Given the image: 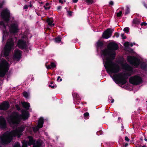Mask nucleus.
Listing matches in <instances>:
<instances>
[{"label": "nucleus", "instance_id": "1", "mask_svg": "<svg viewBox=\"0 0 147 147\" xmlns=\"http://www.w3.org/2000/svg\"><path fill=\"white\" fill-rule=\"evenodd\" d=\"M118 48V46L115 42H110L107 48L101 51V56L106 70L113 80L117 83L123 84L126 83L127 76L134 74L136 71L125 62L122 63L121 65L122 68L127 71L126 74L123 72L117 74L120 71L121 68L118 64L113 60L115 57V50Z\"/></svg>", "mask_w": 147, "mask_h": 147}, {"label": "nucleus", "instance_id": "2", "mask_svg": "<svg viewBox=\"0 0 147 147\" xmlns=\"http://www.w3.org/2000/svg\"><path fill=\"white\" fill-rule=\"evenodd\" d=\"M29 117L28 112L25 110L22 111V115L16 112H13L11 115L8 117L7 120L11 126L16 129L10 132L7 131L0 134V143L5 145L11 142L13 137L17 136L19 138L22 134V132L25 128L24 125L18 127L22 119L26 120Z\"/></svg>", "mask_w": 147, "mask_h": 147}, {"label": "nucleus", "instance_id": "3", "mask_svg": "<svg viewBox=\"0 0 147 147\" xmlns=\"http://www.w3.org/2000/svg\"><path fill=\"white\" fill-rule=\"evenodd\" d=\"M135 44V43H129V42H126L124 43V46L125 49L129 52L131 53L132 55H135V56H128L127 57V59L128 62L131 64L132 65L135 67H138L140 66L141 68L145 70H147V63L144 61L143 59L140 57L139 55L136 54V53L134 52L132 49H129V47H132Z\"/></svg>", "mask_w": 147, "mask_h": 147}, {"label": "nucleus", "instance_id": "4", "mask_svg": "<svg viewBox=\"0 0 147 147\" xmlns=\"http://www.w3.org/2000/svg\"><path fill=\"white\" fill-rule=\"evenodd\" d=\"M14 42L12 38H9L2 51L1 54L4 57H6L8 56L11 51L14 49Z\"/></svg>", "mask_w": 147, "mask_h": 147}, {"label": "nucleus", "instance_id": "5", "mask_svg": "<svg viewBox=\"0 0 147 147\" xmlns=\"http://www.w3.org/2000/svg\"><path fill=\"white\" fill-rule=\"evenodd\" d=\"M1 16L4 22L1 21L0 22V25L3 26V28H6L10 18V12L7 9L3 10L1 12Z\"/></svg>", "mask_w": 147, "mask_h": 147}, {"label": "nucleus", "instance_id": "6", "mask_svg": "<svg viewBox=\"0 0 147 147\" xmlns=\"http://www.w3.org/2000/svg\"><path fill=\"white\" fill-rule=\"evenodd\" d=\"M28 141L25 140H23L22 142V147H27L28 145L30 146L33 145V147H40L42 145V142L40 141H36L31 136H28Z\"/></svg>", "mask_w": 147, "mask_h": 147}, {"label": "nucleus", "instance_id": "7", "mask_svg": "<svg viewBox=\"0 0 147 147\" xmlns=\"http://www.w3.org/2000/svg\"><path fill=\"white\" fill-rule=\"evenodd\" d=\"M143 76L142 74H139L132 76L129 79V82L132 84L135 85L140 84L143 82Z\"/></svg>", "mask_w": 147, "mask_h": 147}, {"label": "nucleus", "instance_id": "8", "mask_svg": "<svg viewBox=\"0 0 147 147\" xmlns=\"http://www.w3.org/2000/svg\"><path fill=\"white\" fill-rule=\"evenodd\" d=\"M28 36H24L20 39L17 44V46L20 49H24L26 48L27 46L28 37Z\"/></svg>", "mask_w": 147, "mask_h": 147}, {"label": "nucleus", "instance_id": "9", "mask_svg": "<svg viewBox=\"0 0 147 147\" xmlns=\"http://www.w3.org/2000/svg\"><path fill=\"white\" fill-rule=\"evenodd\" d=\"M22 52L18 49H16L13 55V59L14 61H18L20 59Z\"/></svg>", "mask_w": 147, "mask_h": 147}, {"label": "nucleus", "instance_id": "10", "mask_svg": "<svg viewBox=\"0 0 147 147\" xmlns=\"http://www.w3.org/2000/svg\"><path fill=\"white\" fill-rule=\"evenodd\" d=\"M43 119L42 117H40L39 119L38 124L37 126L35 127H32V129L35 132L38 130L39 128H41L43 126Z\"/></svg>", "mask_w": 147, "mask_h": 147}, {"label": "nucleus", "instance_id": "11", "mask_svg": "<svg viewBox=\"0 0 147 147\" xmlns=\"http://www.w3.org/2000/svg\"><path fill=\"white\" fill-rule=\"evenodd\" d=\"M7 126V122L5 118L2 116L0 117V128L4 129Z\"/></svg>", "mask_w": 147, "mask_h": 147}, {"label": "nucleus", "instance_id": "12", "mask_svg": "<svg viewBox=\"0 0 147 147\" xmlns=\"http://www.w3.org/2000/svg\"><path fill=\"white\" fill-rule=\"evenodd\" d=\"M9 107V105L8 102L4 101L0 104V110H6Z\"/></svg>", "mask_w": 147, "mask_h": 147}, {"label": "nucleus", "instance_id": "13", "mask_svg": "<svg viewBox=\"0 0 147 147\" xmlns=\"http://www.w3.org/2000/svg\"><path fill=\"white\" fill-rule=\"evenodd\" d=\"M111 33L112 31L111 29L108 28L103 34L102 37L105 39H108L111 37Z\"/></svg>", "mask_w": 147, "mask_h": 147}, {"label": "nucleus", "instance_id": "14", "mask_svg": "<svg viewBox=\"0 0 147 147\" xmlns=\"http://www.w3.org/2000/svg\"><path fill=\"white\" fill-rule=\"evenodd\" d=\"M72 95L75 99V104L78 105L80 102V98L78 94L76 92H73Z\"/></svg>", "mask_w": 147, "mask_h": 147}, {"label": "nucleus", "instance_id": "15", "mask_svg": "<svg viewBox=\"0 0 147 147\" xmlns=\"http://www.w3.org/2000/svg\"><path fill=\"white\" fill-rule=\"evenodd\" d=\"M18 22L13 19L11 21L10 24V27L9 26V28H18Z\"/></svg>", "mask_w": 147, "mask_h": 147}, {"label": "nucleus", "instance_id": "16", "mask_svg": "<svg viewBox=\"0 0 147 147\" xmlns=\"http://www.w3.org/2000/svg\"><path fill=\"white\" fill-rule=\"evenodd\" d=\"M53 22L54 21L52 18H49L47 20V22L49 26L52 27L55 25L53 23Z\"/></svg>", "mask_w": 147, "mask_h": 147}, {"label": "nucleus", "instance_id": "17", "mask_svg": "<svg viewBox=\"0 0 147 147\" xmlns=\"http://www.w3.org/2000/svg\"><path fill=\"white\" fill-rule=\"evenodd\" d=\"M3 41L5 40L7 36H8L9 33L7 31L6 28H3Z\"/></svg>", "mask_w": 147, "mask_h": 147}, {"label": "nucleus", "instance_id": "18", "mask_svg": "<svg viewBox=\"0 0 147 147\" xmlns=\"http://www.w3.org/2000/svg\"><path fill=\"white\" fill-rule=\"evenodd\" d=\"M56 66V64L53 62H52L51 63L50 65H48L46 66L47 68V69H52Z\"/></svg>", "mask_w": 147, "mask_h": 147}, {"label": "nucleus", "instance_id": "19", "mask_svg": "<svg viewBox=\"0 0 147 147\" xmlns=\"http://www.w3.org/2000/svg\"><path fill=\"white\" fill-rule=\"evenodd\" d=\"M22 105L26 109L28 110L29 109L30 106L29 103L24 102H22Z\"/></svg>", "mask_w": 147, "mask_h": 147}, {"label": "nucleus", "instance_id": "20", "mask_svg": "<svg viewBox=\"0 0 147 147\" xmlns=\"http://www.w3.org/2000/svg\"><path fill=\"white\" fill-rule=\"evenodd\" d=\"M141 21L138 18H135L133 20L132 22L133 24H136V25H138L139 24Z\"/></svg>", "mask_w": 147, "mask_h": 147}, {"label": "nucleus", "instance_id": "21", "mask_svg": "<svg viewBox=\"0 0 147 147\" xmlns=\"http://www.w3.org/2000/svg\"><path fill=\"white\" fill-rule=\"evenodd\" d=\"M18 28H9V30L11 33H16L18 30Z\"/></svg>", "mask_w": 147, "mask_h": 147}, {"label": "nucleus", "instance_id": "22", "mask_svg": "<svg viewBox=\"0 0 147 147\" xmlns=\"http://www.w3.org/2000/svg\"><path fill=\"white\" fill-rule=\"evenodd\" d=\"M103 45V43L102 42L99 40L97 43V48L98 49L99 47H100L101 48L102 47Z\"/></svg>", "mask_w": 147, "mask_h": 147}, {"label": "nucleus", "instance_id": "23", "mask_svg": "<svg viewBox=\"0 0 147 147\" xmlns=\"http://www.w3.org/2000/svg\"><path fill=\"white\" fill-rule=\"evenodd\" d=\"M43 7L45 10H49L50 8V6H49V3H46L45 5H44Z\"/></svg>", "mask_w": 147, "mask_h": 147}, {"label": "nucleus", "instance_id": "24", "mask_svg": "<svg viewBox=\"0 0 147 147\" xmlns=\"http://www.w3.org/2000/svg\"><path fill=\"white\" fill-rule=\"evenodd\" d=\"M130 9L128 6H126V9L125 10V15H126L130 13Z\"/></svg>", "mask_w": 147, "mask_h": 147}, {"label": "nucleus", "instance_id": "25", "mask_svg": "<svg viewBox=\"0 0 147 147\" xmlns=\"http://www.w3.org/2000/svg\"><path fill=\"white\" fill-rule=\"evenodd\" d=\"M55 41L56 43H59L61 41V39L59 36L56 38L55 39Z\"/></svg>", "mask_w": 147, "mask_h": 147}, {"label": "nucleus", "instance_id": "26", "mask_svg": "<svg viewBox=\"0 0 147 147\" xmlns=\"http://www.w3.org/2000/svg\"><path fill=\"white\" fill-rule=\"evenodd\" d=\"M23 94L24 96L26 98H28L29 95V94L26 92H23Z\"/></svg>", "mask_w": 147, "mask_h": 147}, {"label": "nucleus", "instance_id": "27", "mask_svg": "<svg viewBox=\"0 0 147 147\" xmlns=\"http://www.w3.org/2000/svg\"><path fill=\"white\" fill-rule=\"evenodd\" d=\"M49 86L51 87L52 88H54L56 87V86L53 84V82H51V84L49 85Z\"/></svg>", "mask_w": 147, "mask_h": 147}, {"label": "nucleus", "instance_id": "28", "mask_svg": "<svg viewBox=\"0 0 147 147\" xmlns=\"http://www.w3.org/2000/svg\"><path fill=\"white\" fill-rule=\"evenodd\" d=\"M84 116L85 119H88L89 118V114L88 113H86L84 114Z\"/></svg>", "mask_w": 147, "mask_h": 147}, {"label": "nucleus", "instance_id": "29", "mask_svg": "<svg viewBox=\"0 0 147 147\" xmlns=\"http://www.w3.org/2000/svg\"><path fill=\"white\" fill-rule=\"evenodd\" d=\"M122 11H120L119 12L117 13L116 15L117 17H120L122 16Z\"/></svg>", "mask_w": 147, "mask_h": 147}, {"label": "nucleus", "instance_id": "30", "mask_svg": "<svg viewBox=\"0 0 147 147\" xmlns=\"http://www.w3.org/2000/svg\"><path fill=\"white\" fill-rule=\"evenodd\" d=\"M5 3V1L3 0L0 3V9L3 8V6L4 5Z\"/></svg>", "mask_w": 147, "mask_h": 147}, {"label": "nucleus", "instance_id": "31", "mask_svg": "<svg viewBox=\"0 0 147 147\" xmlns=\"http://www.w3.org/2000/svg\"><path fill=\"white\" fill-rule=\"evenodd\" d=\"M13 147H20L19 143L18 142L15 143Z\"/></svg>", "mask_w": 147, "mask_h": 147}, {"label": "nucleus", "instance_id": "32", "mask_svg": "<svg viewBox=\"0 0 147 147\" xmlns=\"http://www.w3.org/2000/svg\"><path fill=\"white\" fill-rule=\"evenodd\" d=\"M87 3L88 4H92L93 2L92 0H86Z\"/></svg>", "mask_w": 147, "mask_h": 147}, {"label": "nucleus", "instance_id": "33", "mask_svg": "<svg viewBox=\"0 0 147 147\" xmlns=\"http://www.w3.org/2000/svg\"><path fill=\"white\" fill-rule=\"evenodd\" d=\"M123 30L124 32L126 33H128L129 31V28H124Z\"/></svg>", "mask_w": 147, "mask_h": 147}, {"label": "nucleus", "instance_id": "34", "mask_svg": "<svg viewBox=\"0 0 147 147\" xmlns=\"http://www.w3.org/2000/svg\"><path fill=\"white\" fill-rule=\"evenodd\" d=\"M141 26H146L147 25V23L146 22H143L141 23L140 24Z\"/></svg>", "mask_w": 147, "mask_h": 147}, {"label": "nucleus", "instance_id": "35", "mask_svg": "<svg viewBox=\"0 0 147 147\" xmlns=\"http://www.w3.org/2000/svg\"><path fill=\"white\" fill-rule=\"evenodd\" d=\"M111 103H113L114 102V100L113 99H112V97H111V96H109V100H111Z\"/></svg>", "mask_w": 147, "mask_h": 147}, {"label": "nucleus", "instance_id": "36", "mask_svg": "<svg viewBox=\"0 0 147 147\" xmlns=\"http://www.w3.org/2000/svg\"><path fill=\"white\" fill-rule=\"evenodd\" d=\"M142 3L144 6L147 9V4L144 1Z\"/></svg>", "mask_w": 147, "mask_h": 147}, {"label": "nucleus", "instance_id": "37", "mask_svg": "<svg viewBox=\"0 0 147 147\" xmlns=\"http://www.w3.org/2000/svg\"><path fill=\"white\" fill-rule=\"evenodd\" d=\"M62 80V79L61 78L60 76H58L57 79V81L58 82H60Z\"/></svg>", "mask_w": 147, "mask_h": 147}, {"label": "nucleus", "instance_id": "38", "mask_svg": "<svg viewBox=\"0 0 147 147\" xmlns=\"http://www.w3.org/2000/svg\"><path fill=\"white\" fill-rule=\"evenodd\" d=\"M16 107L17 110H20V107L18 105H16Z\"/></svg>", "mask_w": 147, "mask_h": 147}, {"label": "nucleus", "instance_id": "39", "mask_svg": "<svg viewBox=\"0 0 147 147\" xmlns=\"http://www.w3.org/2000/svg\"><path fill=\"white\" fill-rule=\"evenodd\" d=\"M68 14L70 16H71L72 15V12L70 11H68Z\"/></svg>", "mask_w": 147, "mask_h": 147}, {"label": "nucleus", "instance_id": "40", "mask_svg": "<svg viewBox=\"0 0 147 147\" xmlns=\"http://www.w3.org/2000/svg\"><path fill=\"white\" fill-rule=\"evenodd\" d=\"M28 3H30V5H29V6L30 7H31L32 6V5L31 4L32 1H29L28 2Z\"/></svg>", "mask_w": 147, "mask_h": 147}, {"label": "nucleus", "instance_id": "41", "mask_svg": "<svg viewBox=\"0 0 147 147\" xmlns=\"http://www.w3.org/2000/svg\"><path fill=\"white\" fill-rule=\"evenodd\" d=\"M125 140L127 142H128L129 141V139L128 138L127 136H126L125 137Z\"/></svg>", "mask_w": 147, "mask_h": 147}, {"label": "nucleus", "instance_id": "42", "mask_svg": "<svg viewBox=\"0 0 147 147\" xmlns=\"http://www.w3.org/2000/svg\"><path fill=\"white\" fill-rule=\"evenodd\" d=\"M28 6L27 5H25L24 7V8L25 9H27L28 8Z\"/></svg>", "mask_w": 147, "mask_h": 147}, {"label": "nucleus", "instance_id": "43", "mask_svg": "<svg viewBox=\"0 0 147 147\" xmlns=\"http://www.w3.org/2000/svg\"><path fill=\"white\" fill-rule=\"evenodd\" d=\"M121 36L123 39H125L126 38V37L124 36V34H121Z\"/></svg>", "mask_w": 147, "mask_h": 147}, {"label": "nucleus", "instance_id": "44", "mask_svg": "<svg viewBox=\"0 0 147 147\" xmlns=\"http://www.w3.org/2000/svg\"><path fill=\"white\" fill-rule=\"evenodd\" d=\"M109 4L110 5H113V4H114L113 1H111L109 2Z\"/></svg>", "mask_w": 147, "mask_h": 147}, {"label": "nucleus", "instance_id": "45", "mask_svg": "<svg viewBox=\"0 0 147 147\" xmlns=\"http://www.w3.org/2000/svg\"><path fill=\"white\" fill-rule=\"evenodd\" d=\"M61 8V7L60 6H58L57 7V10H59Z\"/></svg>", "mask_w": 147, "mask_h": 147}, {"label": "nucleus", "instance_id": "46", "mask_svg": "<svg viewBox=\"0 0 147 147\" xmlns=\"http://www.w3.org/2000/svg\"><path fill=\"white\" fill-rule=\"evenodd\" d=\"M78 1V0H73V2L74 3H76Z\"/></svg>", "mask_w": 147, "mask_h": 147}, {"label": "nucleus", "instance_id": "47", "mask_svg": "<svg viewBox=\"0 0 147 147\" xmlns=\"http://www.w3.org/2000/svg\"><path fill=\"white\" fill-rule=\"evenodd\" d=\"M59 3H60L62 4L63 3V1H62V0H59Z\"/></svg>", "mask_w": 147, "mask_h": 147}, {"label": "nucleus", "instance_id": "48", "mask_svg": "<svg viewBox=\"0 0 147 147\" xmlns=\"http://www.w3.org/2000/svg\"><path fill=\"white\" fill-rule=\"evenodd\" d=\"M32 127H30V131H30V132H31V131H30V130H33V129L32 128ZM33 131H34V130H33ZM34 131V132H35V131ZM36 132V131H35V132Z\"/></svg>", "mask_w": 147, "mask_h": 147}, {"label": "nucleus", "instance_id": "49", "mask_svg": "<svg viewBox=\"0 0 147 147\" xmlns=\"http://www.w3.org/2000/svg\"><path fill=\"white\" fill-rule=\"evenodd\" d=\"M11 59H8V61H10V62H11Z\"/></svg>", "mask_w": 147, "mask_h": 147}, {"label": "nucleus", "instance_id": "50", "mask_svg": "<svg viewBox=\"0 0 147 147\" xmlns=\"http://www.w3.org/2000/svg\"><path fill=\"white\" fill-rule=\"evenodd\" d=\"M45 134L46 135V136H48V134L47 133H45Z\"/></svg>", "mask_w": 147, "mask_h": 147}, {"label": "nucleus", "instance_id": "51", "mask_svg": "<svg viewBox=\"0 0 147 147\" xmlns=\"http://www.w3.org/2000/svg\"><path fill=\"white\" fill-rule=\"evenodd\" d=\"M144 140L145 141H147V139L146 138H145L144 139Z\"/></svg>", "mask_w": 147, "mask_h": 147}, {"label": "nucleus", "instance_id": "52", "mask_svg": "<svg viewBox=\"0 0 147 147\" xmlns=\"http://www.w3.org/2000/svg\"><path fill=\"white\" fill-rule=\"evenodd\" d=\"M25 1H26H26H26V0H25Z\"/></svg>", "mask_w": 147, "mask_h": 147}, {"label": "nucleus", "instance_id": "53", "mask_svg": "<svg viewBox=\"0 0 147 147\" xmlns=\"http://www.w3.org/2000/svg\"><path fill=\"white\" fill-rule=\"evenodd\" d=\"M120 118L119 117V118H118V119H119Z\"/></svg>", "mask_w": 147, "mask_h": 147}, {"label": "nucleus", "instance_id": "54", "mask_svg": "<svg viewBox=\"0 0 147 147\" xmlns=\"http://www.w3.org/2000/svg\"><path fill=\"white\" fill-rule=\"evenodd\" d=\"M47 28L48 29H50V28Z\"/></svg>", "mask_w": 147, "mask_h": 147}]
</instances>
